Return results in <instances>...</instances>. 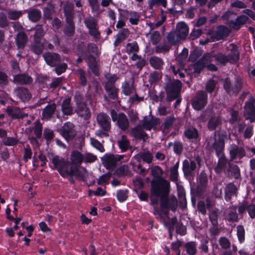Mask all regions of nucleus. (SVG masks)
Listing matches in <instances>:
<instances>
[{"label":"nucleus","mask_w":255,"mask_h":255,"mask_svg":"<svg viewBox=\"0 0 255 255\" xmlns=\"http://www.w3.org/2000/svg\"><path fill=\"white\" fill-rule=\"evenodd\" d=\"M105 78L107 81L105 83L104 87L116 86V82L119 78L116 74L108 73L105 75Z\"/></svg>","instance_id":"nucleus-49"},{"label":"nucleus","mask_w":255,"mask_h":255,"mask_svg":"<svg viewBox=\"0 0 255 255\" xmlns=\"http://www.w3.org/2000/svg\"><path fill=\"white\" fill-rule=\"evenodd\" d=\"M255 99L247 101L245 103L244 116L246 120L251 123L255 122Z\"/></svg>","instance_id":"nucleus-10"},{"label":"nucleus","mask_w":255,"mask_h":255,"mask_svg":"<svg viewBox=\"0 0 255 255\" xmlns=\"http://www.w3.org/2000/svg\"><path fill=\"white\" fill-rule=\"evenodd\" d=\"M140 12L130 10L129 22L131 25H137L140 20Z\"/></svg>","instance_id":"nucleus-52"},{"label":"nucleus","mask_w":255,"mask_h":255,"mask_svg":"<svg viewBox=\"0 0 255 255\" xmlns=\"http://www.w3.org/2000/svg\"><path fill=\"white\" fill-rule=\"evenodd\" d=\"M97 120L98 124L104 130H110L111 120L108 115L104 113H101L97 116Z\"/></svg>","instance_id":"nucleus-16"},{"label":"nucleus","mask_w":255,"mask_h":255,"mask_svg":"<svg viewBox=\"0 0 255 255\" xmlns=\"http://www.w3.org/2000/svg\"><path fill=\"white\" fill-rule=\"evenodd\" d=\"M237 187L234 183L231 182L227 184L225 190V199L226 201H230L232 196L237 195Z\"/></svg>","instance_id":"nucleus-30"},{"label":"nucleus","mask_w":255,"mask_h":255,"mask_svg":"<svg viewBox=\"0 0 255 255\" xmlns=\"http://www.w3.org/2000/svg\"><path fill=\"white\" fill-rule=\"evenodd\" d=\"M170 183L163 178L158 177L151 181L150 194L152 197H160L161 208H155V212L159 214L161 211L168 215L167 208H170L172 212H175L178 207V201L174 195L169 196Z\"/></svg>","instance_id":"nucleus-1"},{"label":"nucleus","mask_w":255,"mask_h":255,"mask_svg":"<svg viewBox=\"0 0 255 255\" xmlns=\"http://www.w3.org/2000/svg\"><path fill=\"white\" fill-rule=\"evenodd\" d=\"M91 116V114L90 109L85 104H82L81 102V118H83L85 121V124L89 123L88 121L90 119Z\"/></svg>","instance_id":"nucleus-44"},{"label":"nucleus","mask_w":255,"mask_h":255,"mask_svg":"<svg viewBox=\"0 0 255 255\" xmlns=\"http://www.w3.org/2000/svg\"><path fill=\"white\" fill-rule=\"evenodd\" d=\"M155 198H152V197L150 198V202H151V204L153 206V214L155 215V216H157L158 217V218L160 219V220H164V218L165 217H166L168 220H169L170 218H169V213H170V210H171V209L170 208H167V210L168 211V215H165V214H164L162 211H161L160 212V214H159L158 213H156L155 212V207H157L158 208H161L160 207V201L159 202V207L158 206V199H157V197H155Z\"/></svg>","instance_id":"nucleus-23"},{"label":"nucleus","mask_w":255,"mask_h":255,"mask_svg":"<svg viewBox=\"0 0 255 255\" xmlns=\"http://www.w3.org/2000/svg\"><path fill=\"white\" fill-rule=\"evenodd\" d=\"M157 120V119L154 120H148L147 117L145 116L142 120V127L147 130H150L152 128L154 129L158 124Z\"/></svg>","instance_id":"nucleus-37"},{"label":"nucleus","mask_w":255,"mask_h":255,"mask_svg":"<svg viewBox=\"0 0 255 255\" xmlns=\"http://www.w3.org/2000/svg\"><path fill=\"white\" fill-rule=\"evenodd\" d=\"M179 163L176 162L170 168V179L171 181L176 183L178 180V168Z\"/></svg>","instance_id":"nucleus-46"},{"label":"nucleus","mask_w":255,"mask_h":255,"mask_svg":"<svg viewBox=\"0 0 255 255\" xmlns=\"http://www.w3.org/2000/svg\"><path fill=\"white\" fill-rule=\"evenodd\" d=\"M28 15L30 20L33 22H37L40 19L41 13L40 10L33 8L28 11Z\"/></svg>","instance_id":"nucleus-51"},{"label":"nucleus","mask_w":255,"mask_h":255,"mask_svg":"<svg viewBox=\"0 0 255 255\" xmlns=\"http://www.w3.org/2000/svg\"><path fill=\"white\" fill-rule=\"evenodd\" d=\"M30 50L36 55H40L44 49V45L41 41H33L30 46Z\"/></svg>","instance_id":"nucleus-39"},{"label":"nucleus","mask_w":255,"mask_h":255,"mask_svg":"<svg viewBox=\"0 0 255 255\" xmlns=\"http://www.w3.org/2000/svg\"><path fill=\"white\" fill-rule=\"evenodd\" d=\"M222 123V119L220 116H212L208 122L207 128L210 131H213L219 126H221Z\"/></svg>","instance_id":"nucleus-32"},{"label":"nucleus","mask_w":255,"mask_h":255,"mask_svg":"<svg viewBox=\"0 0 255 255\" xmlns=\"http://www.w3.org/2000/svg\"><path fill=\"white\" fill-rule=\"evenodd\" d=\"M2 140L3 144L7 146H14L18 143H22L16 137L7 136Z\"/></svg>","instance_id":"nucleus-50"},{"label":"nucleus","mask_w":255,"mask_h":255,"mask_svg":"<svg viewBox=\"0 0 255 255\" xmlns=\"http://www.w3.org/2000/svg\"><path fill=\"white\" fill-rule=\"evenodd\" d=\"M117 143L122 152H126L130 148V141L126 135H122L121 139L118 140Z\"/></svg>","instance_id":"nucleus-38"},{"label":"nucleus","mask_w":255,"mask_h":255,"mask_svg":"<svg viewBox=\"0 0 255 255\" xmlns=\"http://www.w3.org/2000/svg\"><path fill=\"white\" fill-rule=\"evenodd\" d=\"M219 244L221 248L224 250L230 249L231 243L230 240L226 237H221L219 239Z\"/></svg>","instance_id":"nucleus-62"},{"label":"nucleus","mask_w":255,"mask_h":255,"mask_svg":"<svg viewBox=\"0 0 255 255\" xmlns=\"http://www.w3.org/2000/svg\"><path fill=\"white\" fill-rule=\"evenodd\" d=\"M167 40L170 45H176L181 39L179 38L176 31H171L167 34Z\"/></svg>","instance_id":"nucleus-47"},{"label":"nucleus","mask_w":255,"mask_h":255,"mask_svg":"<svg viewBox=\"0 0 255 255\" xmlns=\"http://www.w3.org/2000/svg\"><path fill=\"white\" fill-rule=\"evenodd\" d=\"M230 46L232 47L230 53L227 55L229 62L236 63L240 59V52L239 47L234 43H231Z\"/></svg>","instance_id":"nucleus-27"},{"label":"nucleus","mask_w":255,"mask_h":255,"mask_svg":"<svg viewBox=\"0 0 255 255\" xmlns=\"http://www.w3.org/2000/svg\"><path fill=\"white\" fill-rule=\"evenodd\" d=\"M27 41L28 37L24 31L18 32L15 38V42L18 49H23Z\"/></svg>","instance_id":"nucleus-26"},{"label":"nucleus","mask_w":255,"mask_h":255,"mask_svg":"<svg viewBox=\"0 0 255 255\" xmlns=\"http://www.w3.org/2000/svg\"><path fill=\"white\" fill-rule=\"evenodd\" d=\"M117 125L119 128L122 131H126L129 128V121L124 113H120L119 114V119L117 121Z\"/></svg>","instance_id":"nucleus-25"},{"label":"nucleus","mask_w":255,"mask_h":255,"mask_svg":"<svg viewBox=\"0 0 255 255\" xmlns=\"http://www.w3.org/2000/svg\"><path fill=\"white\" fill-rule=\"evenodd\" d=\"M162 76L161 72L154 71L151 73L149 76L148 82L151 85L155 84L161 78Z\"/></svg>","instance_id":"nucleus-57"},{"label":"nucleus","mask_w":255,"mask_h":255,"mask_svg":"<svg viewBox=\"0 0 255 255\" xmlns=\"http://www.w3.org/2000/svg\"><path fill=\"white\" fill-rule=\"evenodd\" d=\"M198 186L196 192L198 195L201 196L206 190L208 184V175L204 170L202 171L197 179Z\"/></svg>","instance_id":"nucleus-12"},{"label":"nucleus","mask_w":255,"mask_h":255,"mask_svg":"<svg viewBox=\"0 0 255 255\" xmlns=\"http://www.w3.org/2000/svg\"><path fill=\"white\" fill-rule=\"evenodd\" d=\"M6 111L8 115L13 119H22L28 116L27 114L21 112L19 109H13L11 107H7Z\"/></svg>","instance_id":"nucleus-34"},{"label":"nucleus","mask_w":255,"mask_h":255,"mask_svg":"<svg viewBox=\"0 0 255 255\" xmlns=\"http://www.w3.org/2000/svg\"><path fill=\"white\" fill-rule=\"evenodd\" d=\"M82 44L81 42V63L82 58L87 63L89 70H90L92 74L95 76H99L100 73V67L96 58L92 54H88V52H84L82 49Z\"/></svg>","instance_id":"nucleus-5"},{"label":"nucleus","mask_w":255,"mask_h":255,"mask_svg":"<svg viewBox=\"0 0 255 255\" xmlns=\"http://www.w3.org/2000/svg\"><path fill=\"white\" fill-rule=\"evenodd\" d=\"M137 156L139 157V158L141 159L143 162H146L147 163H150L153 159L152 154L148 150H147L145 152L139 153L137 155Z\"/></svg>","instance_id":"nucleus-56"},{"label":"nucleus","mask_w":255,"mask_h":255,"mask_svg":"<svg viewBox=\"0 0 255 255\" xmlns=\"http://www.w3.org/2000/svg\"><path fill=\"white\" fill-rule=\"evenodd\" d=\"M184 134L188 139H197L199 137L198 131L194 127L187 128L184 131Z\"/></svg>","instance_id":"nucleus-42"},{"label":"nucleus","mask_w":255,"mask_h":255,"mask_svg":"<svg viewBox=\"0 0 255 255\" xmlns=\"http://www.w3.org/2000/svg\"><path fill=\"white\" fill-rule=\"evenodd\" d=\"M71 99L67 98L63 100L61 107L64 115H71L73 114V108L70 105Z\"/></svg>","instance_id":"nucleus-40"},{"label":"nucleus","mask_w":255,"mask_h":255,"mask_svg":"<svg viewBox=\"0 0 255 255\" xmlns=\"http://www.w3.org/2000/svg\"><path fill=\"white\" fill-rule=\"evenodd\" d=\"M107 95L104 96V99L107 101L109 98L110 100H116L119 99V89L116 86L104 87Z\"/></svg>","instance_id":"nucleus-20"},{"label":"nucleus","mask_w":255,"mask_h":255,"mask_svg":"<svg viewBox=\"0 0 255 255\" xmlns=\"http://www.w3.org/2000/svg\"><path fill=\"white\" fill-rule=\"evenodd\" d=\"M203 51L201 49L196 48L193 51L190 52L189 60L192 62H194L197 60V59L202 55Z\"/></svg>","instance_id":"nucleus-58"},{"label":"nucleus","mask_w":255,"mask_h":255,"mask_svg":"<svg viewBox=\"0 0 255 255\" xmlns=\"http://www.w3.org/2000/svg\"><path fill=\"white\" fill-rule=\"evenodd\" d=\"M227 132L223 131L218 133L217 139L215 138V141L213 144L212 147L216 152L217 157H219L220 155L224 154V150L225 146V140L227 138Z\"/></svg>","instance_id":"nucleus-8"},{"label":"nucleus","mask_w":255,"mask_h":255,"mask_svg":"<svg viewBox=\"0 0 255 255\" xmlns=\"http://www.w3.org/2000/svg\"><path fill=\"white\" fill-rule=\"evenodd\" d=\"M218 158V161L217 166L215 168V171L217 173H220L222 171L226 172L227 170V165L228 164V159L226 158L225 154H222L217 157Z\"/></svg>","instance_id":"nucleus-22"},{"label":"nucleus","mask_w":255,"mask_h":255,"mask_svg":"<svg viewBox=\"0 0 255 255\" xmlns=\"http://www.w3.org/2000/svg\"><path fill=\"white\" fill-rule=\"evenodd\" d=\"M121 88L122 93L125 96H129L136 92L135 86L133 81L132 82L131 84H130L128 81L125 80L122 83Z\"/></svg>","instance_id":"nucleus-35"},{"label":"nucleus","mask_w":255,"mask_h":255,"mask_svg":"<svg viewBox=\"0 0 255 255\" xmlns=\"http://www.w3.org/2000/svg\"><path fill=\"white\" fill-rule=\"evenodd\" d=\"M196 168V163L195 161L191 160L190 162L187 159L183 161L182 170L185 176L190 175Z\"/></svg>","instance_id":"nucleus-28"},{"label":"nucleus","mask_w":255,"mask_h":255,"mask_svg":"<svg viewBox=\"0 0 255 255\" xmlns=\"http://www.w3.org/2000/svg\"><path fill=\"white\" fill-rule=\"evenodd\" d=\"M43 56L46 63L51 67L56 66L61 62V57L56 53L48 52Z\"/></svg>","instance_id":"nucleus-17"},{"label":"nucleus","mask_w":255,"mask_h":255,"mask_svg":"<svg viewBox=\"0 0 255 255\" xmlns=\"http://www.w3.org/2000/svg\"><path fill=\"white\" fill-rule=\"evenodd\" d=\"M211 55L210 53H206L193 64V69L194 74H200L205 68V65L212 61Z\"/></svg>","instance_id":"nucleus-11"},{"label":"nucleus","mask_w":255,"mask_h":255,"mask_svg":"<svg viewBox=\"0 0 255 255\" xmlns=\"http://www.w3.org/2000/svg\"><path fill=\"white\" fill-rule=\"evenodd\" d=\"M14 93L16 97L23 102L28 101L31 98V94L28 89L23 87L15 89Z\"/></svg>","instance_id":"nucleus-18"},{"label":"nucleus","mask_w":255,"mask_h":255,"mask_svg":"<svg viewBox=\"0 0 255 255\" xmlns=\"http://www.w3.org/2000/svg\"><path fill=\"white\" fill-rule=\"evenodd\" d=\"M228 166L225 172L226 174L228 173L229 175L236 179H238L241 177L240 169L239 166L233 163H228Z\"/></svg>","instance_id":"nucleus-29"},{"label":"nucleus","mask_w":255,"mask_h":255,"mask_svg":"<svg viewBox=\"0 0 255 255\" xmlns=\"http://www.w3.org/2000/svg\"><path fill=\"white\" fill-rule=\"evenodd\" d=\"M56 108L55 103L47 105L42 111L43 119L46 120H50L55 112Z\"/></svg>","instance_id":"nucleus-33"},{"label":"nucleus","mask_w":255,"mask_h":255,"mask_svg":"<svg viewBox=\"0 0 255 255\" xmlns=\"http://www.w3.org/2000/svg\"><path fill=\"white\" fill-rule=\"evenodd\" d=\"M230 33V30L226 26L221 25L217 27L214 36L217 40H220L228 37Z\"/></svg>","instance_id":"nucleus-21"},{"label":"nucleus","mask_w":255,"mask_h":255,"mask_svg":"<svg viewBox=\"0 0 255 255\" xmlns=\"http://www.w3.org/2000/svg\"><path fill=\"white\" fill-rule=\"evenodd\" d=\"M211 55V57L215 59V60L217 64H220L223 66L226 65V64L229 62V59H228V56H226L222 53L219 52Z\"/></svg>","instance_id":"nucleus-41"},{"label":"nucleus","mask_w":255,"mask_h":255,"mask_svg":"<svg viewBox=\"0 0 255 255\" xmlns=\"http://www.w3.org/2000/svg\"><path fill=\"white\" fill-rule=\"evenodd\" d=\"M13 83L20 85H28L33 82L32 78L26 73L17 74L13 76Z\"/></svg>","instance_id":"nucleus-19"},{"label":"nucleus","mask_w":255,"mask_h":255,"mask_svg":"<svg viewBox=\"0 0 255 255\" xmlns=\"http://www.w3.org/2000/svg\"><path fill=\"white\" fill-rule=\"evenodd\" d=\"M175 120V118L173 115L167 117L161 125V128H163L164 130L168 129L173 125Z\"/></svg>","instance_id":"nucleus-60"},{"label":"nucleus","mask_w":255,"mask_h":255,"mask_svg":"<svg viewBox=\"0 0 255 255\" xmlns=\"http://www.w3.org/2000/svg\"><path fill=\"white\" fill-rule=\"evenodd\" d=\"M60 134L67 141L72 140L76 135L74 126L70 122L65 123L60 129Z\"/></svg>","instance_id":"nucleus-9"},{"label":"nucleus","mask_w":255,"mask_h":255,"mask_svg":"<svg viewBox=\"0 0 255 255\" xmlns=\"http://www.w3.org/2000/svg\"><path fill=\"white\" fill-rule=\"evenodd\" d=\"M25 10H17L10 9L7 12L8 18L10 20H16L18 19L25 13Z\"/></svg>","instance_id":"nucleus-43"},{"label":"nucleus","mask_w":255,"mask_h":255,"mask_svg":"<svg viewBox=\"0 0 255 255\" xmlns=\"http://www.w3.org/2000/svg\"><path fill=\"white\" fill-rule=\"evenodd\" d=\"M103 161L107 169L114 168L117 163V156L113 154L106 153L104 156Z\"/></svg>","instance_id":"nucleus-36"},{"label":"nucleus","mask_w":255,"mask_h":255,"mask_svg":"<svg viewBox=\"0 0 255 255\" xmlns=\"http://www.w3.org/2000/svg\"><path fill=\"white\" fill-rule=\"evenodd\" d=\"M246 155L245 148L235 144L231 145L229 148L230 161H233L237 158L242 159Z\"/></svg>","instance_id":"nucleus-13"},{"label":"nucleus","mask_w":255,"mask_h":255,"mask_svg":"<svg viewBox=\"0 0 255 255\" xmlns=\"http://www.w3.org/2000/svg\"><path fill=\"white\" fill-rule=\"evenodd\" d=\"M237 236L240 243L242 244L245 240V230L244 227L240 225L237 227Z\"/></svg>","instance_id":"nucleus-59"},{"label":"nucleus","mask_w":255,"mask_h":255,"mask_svg":"<svg viewBox=\"0 0 255 255\" xmlns=\"http://www.w3.org/2000/svg\"><path fill=\"white\" fill-rule=\"evenodd\" d=\"M149 62L151 67L155 70H161L163 68L164 62L162 58L159 57L152 56L150 57Z\"/></svg>","instance_id":"nucleus-31"},{"label":"nucleus","mask_w":255,"mask_h":255,"mask_svg":"<svg viewBox=\"0 0 255 255\" xmlns=\"http://www.w3.org/2000/svg\"><path fill=\"white\" fill-rule=\"evenodd\" d=\"M184 247L188 255H195L197 253V244L195 242L191 241L186 243Z\"/></svg>","instance_id":"nucleus-45"},{"label":"nucleus","mask_w":255,"mask_h":255,"mask_svg":"<svg viewBox=\"0 0 255 255\" xmlns=\"http://www.w3.org/2000/svg\"><path fill=\"white\" fill-rule=\"evenodd\" d=\"M34 30V41H41L44 34L42 26L37 25Z\"/></svg>","instance_id":"nucleus-61"},{"label":"nucleus","mask_w":255,"mask_h":255,"mask_svg":"<svg viewBox=\"0 0 255 255\" xmlns=\"http://www.w3.org/2000/svg\"><path fill=\"white\" fill-rule=\"evenodd\" d=\"M52 162L62 176L69 175L79 178L80 151L78 150H74L71 152L69 162L58 156H54Z\"/></svg>","instance_id":"nucleus-2"},{"label":"nucleus","mask_w":255,"mask_h":255,"mask_svg":"<svg viewBox=\"0 0 255 255\" xmlns=\"http://www.w3.org/2000/svg\"><path fill=\"white\" fill-rule=\"evenodd\" d=\"M64 12L66 17V20L69 21L73 20V7L70 5H65L64 6Z\"/></svg>","instance_id":"nucleus-63"},{"label":"nucleus","mask_w":255,"mask_h":255,"mask_svg":"<svg viewBox=\"0 0 255 255\" xmlns=\"http://www.w3.org/2000/svg\"><path fill=\"white\" fill-rule=\"evenodd\" d=\"M129 134L136 140H142L143 142H145L148 138V134L143 131L140 125H137L131 128L129 131Z\"/></svg>","instance_id":"nucleus-14"},{"label":"nucleus","mask_w":255,"mask_h":255,"mask_svg":"<svg viewBox=\"0 0 255 255\" xmlns=\"http://www.w3.org/2000/svg\"><path fill=\"white\" fill-rule=\"evenodd\" d=\"M63 32L67 36H72L75 33V26L73 20H66V25L63 29Z\"/></svg>","instance_id":"nucleus-48"},{"label":"nucleus","mask_w":255,"mask_h":255,"mask_svg":"<svg viewBox=\"0 0 255 255\" xmlns=\"http://www.w3.org/2000/svg\"><path fill=\"white\" fill-rule=\"evenodd\" d=\"M84 23L88 29L89 34L95 40H99L100 38L101 32L99 30L97 20L90 15L84 18Z\"/></svg>","instance_id":"nucleus-6"},{"label":"nucleus","mask_w":255,"mask_h":255,"mask_svg":"<svg viewBox=\"0 0 255 255\" xmlns=\"http://www.w3.org/2000/svg\"><path fill=\"white\" fill-rule=\"evenodd\" d=\"M249 17L246 15H241L237 16L235 20H228L227 24L233 29L239 30L242 26L246 23Z\"/></svg>","instance_id":"nucleus-15"},{"label":"nucleus","mask_w":255,"mask_h":255,"mask_svg":"<svg viewBox=\"0 0 255 255\" xmlns=\"http://www.w3.org/2000/svg\"><path fill=\"white\" fill-rule=\"evenodd\" d=\"M182 86V82L178 79H169L165 83L164 89L167 102H171L180 97Z\"/></svg>","instance_id":"nucleus-3"},{"label":"nucleus","mask_w":255,"mask_h":255,"mask_svg":"<svg viewBox=\"0 0 255 255\" xmlns=\"http://www.w3.org/2000/svg\"><path fill=\"white\" fill-rule=\"evenodd\" d=\"M97 159V156L90 153H81V164L82 162L92 163Z\"/></svg>","instance_id":"nucleus-55"},{"label":"nucleus","mask_w":255,"mask_h":255,"mask_svg":"<svg viewBox=\"0 0 255 255\" xmlns=\"http://www.w3.org/2000/svg\"><path fill=\"white\" fill-rule=\"evenodd\" d=\"M209 219L213 226H218V214L217 211L214 210L209 212Z\"/></svg>","instance_id":"nucleus-64"},{"label":"nucleus","mask_w":255,"mask_h":255,"mask_svg":"<svg viewBox=\"0 0 255 255\" xmlns=\"http://www.w3.org/2000/svg\"><path fill=\"white\" fill-rule=\"evenodd\" d=\"M43 137L46 140V144H50L54 137V131L50 128H46L43 130Z\"/></svg>","instance_id":"nucleus-53"},{"label":"nucleus","mask_w":255,"mask_h":255,"mask_svg":"<svg viewBox=\"0 0 255 255\" xmlns=\"http://www.w3.org/2000/svg\"><path fill=\"white\" fill-rule=\"evenodd\" d=\"M176 32L179 38L184 40L186 38L189 33V27L187 24L184 22H181L177 24Z\"/></svg>","instance_id":"nucleus-24"},{"label":"nucleus","mask_w":255,"mask_h":255,"mask_svg":"<svg viewBox=\"0 0 255 255\" xmlns=\"http://www.w3.org/2000/svg\"><path fill=\"white\" fill-rule=\"evenodd\" d=\"M208 102V94L203 90L198 91L191 101L192 107L195 111H201L206 106Z\"/></svg>","instance_id":"nucleus-7"},{"label":"nucleus","mask_w":255,"mask_h":255,"mask_svg":"<svg viewBox=\"0 0 255 255\" xmlns=\"http://www.w3.org/2000/svg\"><path fill=\"white\" fill-rule=\"evenodd\" d=\"M32 151L31 147L28 144H26L23 147V155L22 157L23 160L25 163L31 159L32 157Z\"/></svg>","instance_id":"nucleus-54"},{"label":"nucleus","mask_w":255,"mask_h":255,"mask_svg":"<svg viewBox=\"0 0 255 255\" xmlns=\"http://www.w3.org/2000/svg\"><path fill=\"white\" fill-rule=\"evenodd\" d=\"M243 81L239 77H236L233 85L229 77H226L223 81V88L226 92L230 95L231 94L237 96L242 90Z\"/></svg>","instance_id":"nucleus-4"}]
</instances>
